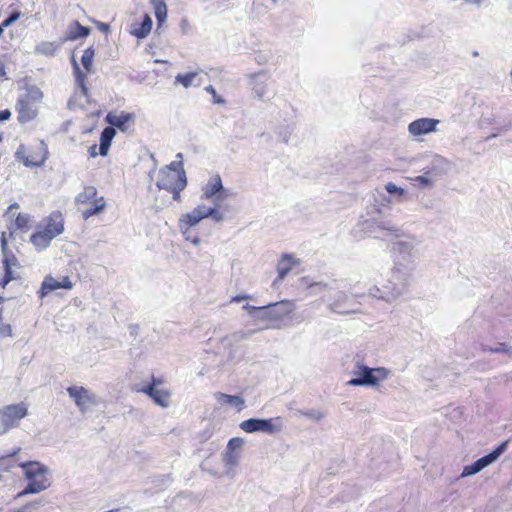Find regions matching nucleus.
<instances>
[{
	"label": "nucleus",
	"mask_w": 512,
	"mask_h": 512,
	"mask_svg": "<svg viewBox=\"0 0 512 512\" xmlns=\"http://www.w3.org/2000/svg\"><path fill=\"white\" fill-rule=\"evenodd\" d=\"M308 288H310V289L317 288L319 291L332 289V287L328 283H324V282L309 283Z\"/></svg>",
	"instance_id": "nucleus-56"
},
{
	"label": "nucleus",
	"mask_w": 512,
	"mask_h": 512,
	"mask_svg": "<svg viewBox=\"0 0 512 512\" xmlns=\"http://www.w3.org/2000/svg\"><path fill=\"white\" fill-rule=\"evenodd\" d=\"M98 29L101 30L102 32H108L109 31V24L99 22L98 23Z\"/></svg>",
	"instance_id": "nucleus-64"
},
{
	"label": "nucleus",
	"mask_w": 512,
	"mask_h": 512,
	"mask_svg": "<svg viewBox=\"0 0 512 512\" xmlns=\"http://www.w3.org/2000/svg\"><path fill=\"white\" fill-rule=\"evenodd\" d=\"M59 282H60V288L71 289L73 287V284L68 277H64V279Z\"/></svg>",
	"instance_id": "nucleus-58"
},
{
	"label": "nucleus",
	"mask_w": 512,
	"mask_h": 512,
	"mask_svg": "<svg viewBox=\"0 0 512 512\" xmlns=\"http://www.w3.org/2000/svg\"><path fill=\"white\" fill-rule=\"evenodd\" d=\"M357 370L354 371L355 377L347 382L350 386L374 387L380 381L385 380L391 374L390 370L384 367L370 368L364 364L357 363Z\"/></svg>",
	"instance_id": "nucleus-3"
},
{
	"label": "nucleus",
	"mask_w": 512,
	"mask_h": 512,
	"mask_svg": "<svg viewBox=\"0 0 512 512\" xmlns=\"http://www.w3.org/2000/svg\"><path fill=\"white\" fill-rule=\"evenodd\" d=\"M1 253L3 255V260H2L3 267H7V265H8L10 268H12V266H18L19 265V261H18V259L16 258V256L14 255V253L12 252L11 249H8V250L3 251Z\"/></svg>",
	"instance_id": "nucleus-40"
},
{
	"label": "nucleus",
	"mask_w": 512,
	"mask_h": 512,
	"mask_svg": "<svg viewBox=\"0 0 512 512\" xmlns=\"http://www.w3.org/2000/svg\"><path fill=\"white\" fill-rule=\"evenodd\" d=\"M20 98L27 100L33 104L40 102L43 98V93L37 86H29L26 88V92L20 96Z\"/></svg>",
	"instance_id": "nucleus-30"
},
{
	"label": "nucleus",
	"mask_w": 512,
	"mask_h": 512,
	"mask_svg": "<svg viewBox=\"0 0 512 512\" xmlns=\"http://www.w3.org/2000/svg\"><path fill=\"white\" fill-rule=\"evenodd\" d=\"M19 467L23 470L27 484L23 490L17 493L16 498H21L29 494H37L50 487V470L41 462H21L19 463Z\"/></svg>",
	"instance_id": "nucleus-2"
},
{
	"label": "nucleus",
	"mask_w": 512,
	"mask_h": 512,
	"mask_svg": "<svg viewBox=\"0 0 512 512\" xmlns=\"http://www.w3.org/2000/svg\"><path fill=\"white\" fill-rule=\"evenodd\" d=\"M150 3L154 8L158 30L167 19V5L164 0H150Z\"/></svg>",
	"instance_id": "nucleus-25"
},
{
	"label": "nucleus",
	"mask_w": 512,
	"mask_h": 512,
	"mask_svg": "<svg viewBox=\"0 0 512 512\" xmlns=\"http://www.w3.org/2000/svg\"><path fill=\"white\" fill-rule=\"evenodd\" d=\"M116 135V130L111 127H105L100 134L99 154L103 157L107 156L112 140Z\"/></svg>",
	"instance_id": "nucleus-19"
},
{
	"label": "nucleus",
	"mask_w": 512,
	"mask_h": 512,
	"mask_svg": "<svg viewBox=\"0 0 512 512\" xmlns=\"http://www.w3.org/2000/svg\"><path fill=\"white\" fill-rule=\"evenodd\" d=\"M90 34V28L81 25L78 21L74 22V28L69 32L68 39L76 40L79 38H86Z\"/></svg>",
	"instance_id": "nucleus-32"
},
{
	"label": "nucleus",
	"mask_w": 512,
	"mask_h": 512,
	"mask_svg": "<svg viewBox=\"0 0 512 512\" xmlns=\"http://www.w3.org/2000/svg\"><path fill=\"white\" fill-rule=\"evenodd\" d=\"M96 149H97V145H92L89 147L88 153H89L90 157L94 158L98 155L99 152H97Z\"/></svg>",
	"instance_id": "nucleus-62"
},
{
	"label": "nucleus",
	"mask_w": 512,
	"mask_h": 512,
	"mask_svg": "<svg viewBox=\"0 0 512 512\" xmlns=\"http://www.w3.org/2000/svg\"><path fill=\"white\" fill-rule=\"evenodd\" d=\"M97 189L94 186H85L83 191L76 197L78 204H88L94 200H97Z\"/></svg>",
	"instance_id": "nucleus-28"
},
{
	"label": "nucleus",
	"mask_w": 512,
	"mask_h": 512,
	"mask_svg": "<svg viewBox=\"0 0 512 512\" xmlns=\"http://www.w3.org/2000/svg\"><path fill=\"white\" fill-rule=\"evenodd\" d=\"M75 76V82L80 88L81 93L84 97L88 98V88L86 86V74L81 70L79 64H75V70L73 71Z\"/></svg>",
	"instance_id": "nucleus-31"
},
{
	"label": "nucleus",
	"mask_w": 512,
	"mask_h": 512,
	"mask_svg": "<svg viewBox=\"0 0 512 512\" xmlns=\"http://www.w3.org/2000/svg\"><path fill=\"white\" fill-rule=\"evenodd\" d=\"M27 415V408L24 404L8 405L0 410V435L6 433L10 428L17 426L19 421Z\"/></svg>",
	"instance_id": "nucleus-5"
},
{
	"label": "nucleus",
	"mask_w": 512,
	"mask_h": 512,
	"mask_svg": "<svg viewBox=\"0 0 512 512\" xmlns=\"http://www.w3.org/2000/svg\"><path fill=\"white\" fill-rule=\"evenodd\" d=\"M299 264L300 260L294 258L293 255L287 253L283 254L277 265L278 279H284L291 271L292 266H297Z\"/></svg>",
	"instance_id": "nucleus-17"
},
{
	"label": "nucleus",
	"mask_w": 512,
	"mask_h": 512,
	"mask_svg": "<svg viewBox=\"0 0 512 512\" xmlns=\"http://www.w3.org/2000/svg\"><path fill=\"white\" fill-rule=\"evenodd\" d=\"M129 331L132 336H136L138 334V325L131 324L129 326Z\"/></svg>",
	"instance_id": "nucleus-63"
},
{
	"label": "nucleus",
	"mask_w": 512,
	"mask_h": 512,
	"mask_svg": "<svg viewBox=\"0 0 512 512\" xmlns=\"http://www.w3.org/2000/svg\"><path fill=\"white\" fill-rule=\"evenodd\" d=\"M271 312L272 320H282L288 316L294 309V305L288 300H281L275 303L267 304Z\"/></svg>",
	"instance_id": "nucleus-14"
},
{
	"label": "nucleus",
	"mask_w": 512,
	"mask_h": 512,
	"mask_svg": "<svg viewBox=\"0 0 512 512\" xmlns=\"http://www.w3.org/2000/svg\"><path fill=\"white\" fill-rule=\"evenodd\" d=\"M58 48L59 45L55 42L43 41L36 46L35 52L45 56H54Z\"/></svg>",
	"instance_id": "nucleus-33"
},
{
	"label": "nucleus",
	"mask_w": 512,
	"mask_h": 512,
	"mask_svg": "<svg viewBox=\"0 0 512 512\" xmlns=\"http://www.w3.org/2000/svg\"><path fill=\"white\" fill-rule=\"evenodd\" d=\"M483 351H488L490 353H505L512 357V347L506 343H499L496 347L483 346Z\"/></svg>",
	"instance_id": "nucleus-39"
},
{
	"label": "nucleus",
	"mask_w": 512,
	"mask_h": 512,
	"mask_svg": "<svg viewBox=\"0 0 512 512\" xmlns=\"http://www.w3.org/2000/svg\"><path fill=\"white\" fill-rule=\"evenodd\" d=\"M439 120L432 118H420L408 125V131L413 136H421L436 131Z\"/></svg>",
	"instance_id": "nucleus-9"
},
{
	"label": "nucleus",
	"mask_w": 512,
	"mask_h": 512,
	"mask_svg": "<svg viewBox=\"0 0 512 512\" xmlns=\"http://www.w3.org/2000/svg\"><path fill=\"white\" fill-rule=\"evenodd\" d=\"M238 459H239V455L237 452H234L232 450L230 451L229 449H226L224 456H223V461H224L225 465L230 466V467L236 466L238 463Z\"/></svg>",
	"instance_id": "nucleus-43"
},
{
	"label": "nucleus",
	"mask_w": 512,
	"mask_h": 512,
	"mask_svg": "<svg viewBox=\"0 0 512 512\" xmlns=\"http://www.w3.org/2000/svg\"><path fill=\"white\" fill-rule=\"evenodd\" d=\"M348 301L347 293L343 291H339L336 294V297L330 302L329 308L332 312L338 314H351L354 313V310L347 309L345 307L346 302Z\"/></svg>",
	"instance_id": "nucleus-20"
},
{
	"label": "nucleus",
	"mask_w": 512,
	"mask_h": 512,
	"mask_svg": "<svg viewBox=\"0 0 512 512\" xmlns=\"http://www.w3.org/2000/svg\"><path fill=\"white\" fill-rule=\"evenodd\" d=\"M39 148L41 154L36 153L31 159L28 156H26L25 146L23 144H20L14 154V157L17 161L22 162L26 167H40L47 160L49 152L48 147L43 140L40 141Z\"/></svg>",
	"instance_id": "nucleus-7"
},
{
	"label": "nucleus",
	"mask_w": 512,
	"mask_h": 512,
	"mask_svg": "<svg viewBox=\"0 0 512 512\" xmlns=\"http://www.w3.org/2000/svg\"><path fill=\"white\" fill-rule=\"evenodd\" d=\"M270 314H271V312H269V306L264 305V306L258 307L257 312L254 313V315L252 317H254L255 319H258V320H272V317Z\"/></svg>",
	"instance_id": "nucleus-45"
},
{
	"label": "nucleus",
	"mask_w": 512,
	"mask_h": 512,
	"mask_svg": "<svg viewBox=\"0 0 512 512\" xmlns=\"http://www.w3.org/2000/svg\"><path fill=\"white\" fill-rule=\"evenodd\" d=\"M480 471H482V470L479 467L478 463L475 461L470 465L464 466L460 477L464 478V477L472 476V475L479 473Z\"/></svg>",
	"instance_id": "nucleus-44"
},
{
	"label": "nucleus",
	"mask_w": 512,
	"mask_h": 512,
	"mask_svg": "<svg viewBox=\"0 0 512 512\" xmlns=\"http://www.w3.org/2000/svg\"><path fill=\"white\" fill-rule=\"evenodd\" d=\"M206 218L205 204H199L191 212L182 215L179 219L180 228H189L197 225Z\"/></svg>",
	"instance_id": "nucleus-11"
},
{
	"label": "nucleus",
	"mask_w": 512,
	"mask_h": 512,
	"mask_svg": "<svg viewBox=\"0 0 512 512\" xmlns=\"http://www.w3.org/2000/svg\"><path fill=\"white\" fill-rule=\"evenodd\" d=\"M152 19L148 14L144 15L143 21L140 24H135L130 30L131 35L138 39L146 38L152 29Z\"/></svg>",
	"instance_id": "nucleus-23"
},
{
	"label": "nucleus",
	"mask_w": 512,
	"mask_h": 512,
	"mask_svg": "<svg viewBox=\"0 0 512 512\" xmlns=\"http://www.w3.org/2000/svg\"><path fill=\"white\" fill-rule=\"evenodd\" d=\"M184 238L186 241L191 242L193 245L197 246L200 244V238L198 235L193 234L189 228H180Z\"/></svg>",
	"instance_id": "nucleus-47"
},
{
	"label": "nucleus",
	"mask_w": 512,
	"mask_h": 512,
	"mask_svg": "<svg viewBox=\"0 0 512 512\" xmlns=\"http://www.w3.org/2000/svg\"><path fill=\"white\" fill-rule=\"evenodd\" d=\"M133 118V114L122 112L120 115L108 113L105 120L114 129L117 128L120 131L125 132L127 130V123L132 121Z\"/></svg>",
	"instance_id": "nucleus-16"
},
{
	"label": "nucleus",
	"mask_w": 512,
	"mask_h": 512,
	"mask_svg": "<svg viewBox=\"0 0 512 512\" xmlns=\"http://www.w3.org/2000/svg\"><path fill=\"white\" fill-rule=\"evenodd\" d=\"M177 175L168 169H160L156 186L161 190H168L176 185Z\"/></svg>",
	"instance_id": "nucleus-21"
},
{
	"label": "nucleus",
	"mask_w": 512,
	"mask_h": 512,
	"mask_svg": "<svg viewBox=\"0 0 512 512\" xmlns=\"http://www.w3.org/2000/svg\"><path fill=\"white\" fill-rule=\"evenodd\" d=\"M186 186H187V177H186V173H183L182 177L180 179H177L176 185L173 186L172 188L168 189L167 191L172 193L173 200L180 201L181 200L180 192L183 191L186 188Z\"/></svg>",
	"instance_id": "nucleus-34"
},
{
	"label": "nucleus",
	"mask_w": 512,
	"mask_h": 512,
	"mask_svg": "<svg viewBox=\"0 0 512 512\" xmlns=\"http://www.w3.org/2000/svg\"><path fill=\"white\" fill-rule=\"evenodd\" d=\"M218 206L219 202H214L213 207H208L205 205L206 218H211L215 222H222L224 220V215L218 210Z\"/></svg>",
	"instance_id": "nucleus-37"
},
{
	"label": "nucleus",
	"mask_w": 512,
	"mask_h": 512,
	"mask_svg": "<svg viewBox=\"0 0 512 512\" xmlns=\"http://www.w3.org/2000/svg\"><path fill=\"white\" fill-rule=\"evenodd\" d=\"M385 189L389 194H392V195L397 194V195L402 196L404 194V189L401 187H398L397 185H395L392 182H389L388 184H386Z\"/></svg>",
	"instance_id": "nucleus-52"
},
{
	"label": "nucleus",
	"mask_w": 512,
	"mask_h": 512,
	"mask_svg": "<svg viewBox=\"0 0 512 512\" xmlns=\"http://www.w3.org/2000/svg\"><path fill=\"white\" fill-rule=\"evenodd\" d=\"M88 204L89 206L86 209L82 210V217L85 220L102 212L106 206L104 197H99L97 200H94Z\"/></svg>",
	"instance_id": "nucleus-26"
},
{
	"label": "nucleus",
	"mask_w": 512,
	"mask_h": 512,
	"mask_svg": "<svg viewBox=\"0 0 512 512\" xmlns=\"http://www.w3.org/2000/svg\"><path fill=\"white\" fill-rule=\"evenodd\" d=\"M299 413L307 418L313 419V420H321L324 415L319 410L311 409L306 411H299Z\"/></svg>",
	"instance_id": "nucleus-50"
},
{
	"label": "nucleus",
	"mask_w": 512,
	"mask_h": 512,
	"mask_svg": "<svg viewBox=\"0 0 512 512\" xmlns=\"http://www.w3.org/2000/svg\"><path fill=\"white\" fill-rule=\"evenodd\" d=\"M508 443V440L501 442L490 453L476 460L481 470L496 462L499 457L507 450Z\"/></svg>",
	"instance_id": "nucleus-15"
},
{
	"label": "nucleus",
	"mask_w": 512,
	"mask_h": 512,
	"mask_svg": "<svg viewBox=\"0 0 512 512\" xmlns=\"http://www.w3.org/2000/svg\"><path fill=\"white\" fill-rule=\"evenodd\" d=\"M226 197L227 195L225 194L221 177L218 174L210 177L206 185L203 187L202 198L213 199V202H221Z\"/></svg>",
	"instance_id": "nucleus-8"
},
{
	"label": "nucleus",
	"mask_w": 512,
	"mask_h": 512,
	"mask_svg": "<svg viewBox=\"0 0 512 512\" xmlns=\"http://www.w3.org/2000/svg\"><path fill=\"white\" fill-rule=\"evenodd\" d=\"M11 117V112L8 109H4L0 111V122L9 120Z\"/></svg>",
	"instance_id": "nucleus-59"
},
{
	"label": "nucleus",
	"mask_w": 512,
	"mask_h": 512,
	"mask_svg": "<svg viewBox=\"0 0 512 512\" xmlns=\"http://www.w3.org/2000/svg\"><path fill=\"white\" fill-rule=\"evenodd\" d=\"M239 427L246 433L262 432L273 435L282 431L283 424L280 417L249 418L242 421Z\"/></svg>",
	"instance_id": "nucleus-4"
},
{
	"label": "nucleus",
	"mask_w": 512,
	"mask_h": 512,
	"mask_svg": "<svg viewBox=\"0 0 512 512\" xmlns=\"http://www.w3.org/2000/svg\"><path fill=\"white\" fill-rule=\"evenodd\" d=\"M216 400L221 405H230L237 408L238 411H241L245 405V401L243 397L239 395H229L221 392L215 393Z\"/></svg>",
	"instance_id": "nucleus-22"
},
{
	"label": "nucleus",
	"mask_w": 512,
	"mask_h": 512,
	"mask_svg": "<svg viewBox=\"0 0 512 512\" xmlns=\"http://www.w3.org/2000/svg\"><path fill=\"white\" fill-rule=\"evenodd\" d=\"M291 132L292 130L289 127H286L279 131V137L284 143H288Z\"/></svg>",
	"instance_id": "nucleus-57"
},
{
	"label": "nucleus",
	"mask_w": 512,
	"mask_h": 512,
	"mask_svg": "<svg viewBox=\"0 0 512 512\" xmlns=\"http://www.w3.org/2000/svg\"><path fill=\"white\" fill-rule=\"evenodd\" d=\"M162 169H168L172 173L177 175V179H180L182 177L183 173H186L183 167V161H173L169 165H166Z\"/></svg>",
	"instance_id": "nucleus-41"
},
{
	"label": "nucleus",
	"mask_w": 512,
	"mask_h": 512,
	"mask_svg": "<svg viewBox=\"0 0 512 512\" xmlns=\"http://www.w3.org/2000/svg\"><path fill=\"white\" fill-rule=\"evenodd\" d=\"M22 16H23V14L21 11L15 10V11L11 12L5 20H3L2 24L6 28H8L13 23H15L18 19H20Z\"/></svg>",
	"instance_id": "nucleus-48"
},
{
	"label": "nucleus",
	"mask_w": 512,
	"mask_h": 512,
	"mask_svg": "<svg viewBox=\"0 0 512 512\" xmlns=\"http://www.w3.org/2000/svg\"><path fill=\"white\" fill-rule=\"evenodd\" d=\"M243 309H244V310H246V311L249 313V315H250V316H253V315H254V313H256V312H257L258 307L253 306V305H250V304H245V305L243 306Z\"/></svg>",
	"instance_id": "nucleus-60"
},
{
	"label": "nucleus",
	"mask_w": 512,
	"mask_h": 512,
	"mask_svg": "<svg viewBox=\"0 0 512 512\" xmlns=\"http://www.w3.org/2000/svg\"><path fill=\"white\" fill-rule=\"evenodd\" d=\"M169 396H170L169 392H167L165 390H159L156 388L155 392H153V394L150 396V398L153 400V402L155 404H157L163 408H166L169 405V402H168Z\"/></svg>",
	"instance_id": "nucleus-35"
},
{
	"label": "nucleus",
	"mask_w": 512,
	"mask_h": 512,
	"mask_svg": "<svg viewBox=\"0 0 512 512\" xmlns=\"http://www.w3.org/2000/svg\"><path fill=\"white\" fill-rule=\"evenodd\" d=\"M197 77L196 72H189L186 74H178L175 77V82L182 84L185 88H189L193 85L194 79Z\"/></svg>",
	"instance_id": "nucleus-38"
},
{
	"label": "nucleus",
	"mask_w": 512,
	"mask_h": 512,
	"mask_svg": "<svg viewBox=\"0 0 512 512\" xmlns=\"http://www.w3.org/2000/svg\"><path fill=\"white\" fill-rule=\"evenodd\" d=\"M156 388H155V385L154 384H147L141 388H136V391L137 392H142L144 394H146L147 396H151L153 394V392H155Z\"/></svg>",
	"instance_id": "nucleus-55"
},
{
	"label": "nucleus",
	"mask_w": 512,
	"mask_h": 512,
	"mask_svg": "<svg viewBox=\"0 0 512 512\" xmlns=\"http://www.w3.org/2000/svg\"><path fill=\"white\" fill-rule=\"evenodd\" d=\"M94 54V48L91 46L84 50V53L81 58L82 65L88 73H91L93 71L92 67Z\"/></svg>",
	"instance_id": "nucleus-36"
},
{
	"label": "nucleus",
	"mask_w": 512,
	"mask_h": 512,
	"mask_svg": "<svg viewBox=\"0 0 512 512\" xmlns=\"http://www.w3.org/2000/svg\"><path fill=\"white\" fill-rule=\"evenodd\" d=\"M3 268H4V276H3L2 280L0 281V285H1V287L5 288L8 285V283H10L12 280L17 279V277L14 275L12 268H10L8 265H7V267H3Z\"/></svg>",
	"instance_id": "nucleus-46"
},
{
	"label": "nucleus",
	"mask_w": 512,
	"mask_h": 512,
	"mask_svg": "<svg viewBox=\"0 0 512 512\" xmlns=\"http://www.w3.org/2000/svg\"><path fill=\"white\" fill-rule=\"evenodd\" d=\"M420 241L412 236L398 240L392 244L391 251L395 257L390 277L381 288L373 286L368 294L388 303H392L404 295L411 282L415 270V260L418 257Z\"/></svg>",
	"instance_id": "nucleus-1"
},
{
	"label": "nucleus",
	"mask_w": 512,
	"mask_h": 512,
	"mask_svg": "<svg viewBox=\"0 0 512 512\" xmlns=\"http://www.w3.org/2000/svg\"><path fill=\"white\" fill-rule=\"evenodd\" d=\"M29 216L27 214L19 213L15 219L14 225L18 229H24L28 227Z\"/></svg>",
	"instance_id": "nucleus-49"
},
{
	"label": "nucleus",
	"mask_w": 512,
	"mask_h": 512,
	"mask_svg": "<svg viewBox=\"0 0 512 512\" xmlns=\"http://www.w3.org/2000/svg\"><path fill=\"white\" fill-rule=\"evenodd\" d=\"M243 444H244V440L242 438L234 437L228 441L226 449L236 452V450L241 448Z\"/></svg>",
	"instance_id": "nucleus-51"
},
{
	"label": "nucleus",
	"mask_w": 512,
	"mask_h": 512,
	"mask_svg": "<svg viewBox=\"0 0 512 512\" xmlns=\"http://www.w3.org/2000/svg\"><path fill=\"white\" fill-rule=\"evenodd\" d=\"M58 225H61L64 228L63 220L60 215L52 214L47 221V224L43 231L53 232L54 228H58Z\"/></svg>",
	"instance_id": "nucleus-42"
},
{
	"label": "nucleus",
	"mask_w": 512,
	"mask_h": 512,
	"mask_svg": "<svg viewBox=\"0 0 512 512\" xmlns=\"http://www.w3.org/2000/svg\"><path fill=\"white\" fill-rule=\"evenodd\" d=\"M205 90L209 94L212 95L214 103H216V104H223L225 102L224 99L221 96L217 95V92H216L215 88L212 85L206 86Z\"/></svg>",
	"instance_id": "nucleus-53"
},
{
	"label": "nucleus",
	"mask_w": 512,
	"mask_h": 512,
	"mask_svg": "<svg viewBox=\"0 0 512 512\" xmlns=\"http://www.w3.org/2000/svg\"><path fill=\"white\" fill-rule=\"evenodd\" d=\"M415 182L422 188H425V187H431L432 186V181L429 177L425 176V175H421V176H417L415 178Z\"/></svg>",
	"instance_id": "nucleus-54"
},
{
	"label": "nucleus",
	"mask_w": 512,
	"mask_h": 512,
	"mask_svg": "<svg viewBox=\"0 0 512 512\" xmlns=\"http://www.w3.org/2000/svg\"><path fill=\"white\" fill-rule=\"evenodd\" d=\"M16 111L18 113L17 119L20 123L30 122L37 116L35 104L20 97L16 103Z\"/></svg>",
	"instance_id": "nucleus-12"
},
{
	"label": "nucleus",
	"mask_w": 512,
	"mask_h": 512,
	"mask_svg": "<svg viewBox=\"0 0 512 512\" xmlns=\"http://www.w3.org/2000/svg\"><path fill=\"white\" fill-rule=\"evenodd\" d=\"M49 502L44 498L40 497L33 501H29L26 504L7 510L6 512H40V510Z\"/></svg>",
	"instance_id": "nucleus-24"
},
{
	"label": "nucleus",
	"mask_w": 512,
	"mask_h": 512,
	"mask_svg": "<svg viewBox=\"0 0 512 512\" xmlns=\"http://www.w3.org/2000/svg\"><path fill=\"white\" fill-rule=\"evenodd\" d=\"M252 91L256 98L262 99L265 97L267 89L266 82L269 79L267 71H259L251 74Z\"/></svg>",
	"instance_id": "nucleus-13"
},
{
	"label": "nucleus",
	"mask_w": 512,
	"mask_h": 512,
	"mask_svg": "<svg viewBox=\"0 0 512 512\" xmlns=\"http://www.w3.org/2000/svg\"><path fill=\"white\" fill-rule=\"evenodd\" d=\"M60 289V282L52 276H46L38 291L39 297L42 299L54 290Z\"/></svg>",
	"instance_id": "nucleus-27"
},
{
	"label": "nucleus",
	"mask_w": 512,
	"mask_h": 512,
	"mask_svg": "<svg viewBox=\"0 0 512 512\" xmlns=\"http://www.w3.org/2000/svg\"><path fill=\"white\" fill-rule=\"evenodd\" d=\"M374 210L377 213V216H374L373 215L374 212H371V215H372L371 220L373 221V223H375L377 225L378 228H380L382 230L389 231L396 237L402 236L401 230L397 225L393 224L389 220H384L380 217V214H381L380 209L374 208Z\"/></svg>",
	"instance_id": "nucleus-18"
},
{
	"label": "nucleus",
	"mask_w": 512,
	"mask_h": 512,
	"mask_svg": "<svg viewBox=\"0 0 512 512\" xmlns=\"http://www.w3.org/2000/svg\"><path fill=\"white\" fill-rule=\"evenodd\" d=\"M66 390L82 413L97 404L96 395L83 386H70Z\"/></svg>",
	"instance_id": "nucleus-6"
},
{
	"label": "nucleus",
	"mask_w": 512,
	"mask_h": 512,
	"mask_svg": "<svg viewBox=\"0 0 512 512\" xmlns=\"http://www.w3.org/2000/svg\"><path fill=\"white\" fill-rule=\"evenodd\" d=\"M14 453L0 456V480L3 479V473L9 472L12 468L19 467V463L14 459Z\"/></svg>",
	"instance_id": "nucleus-29"
},
{
	"label": "nucleus",
	"mask_w": 512,
	"mask_h": 512,
	"mask_svg": "<svg viewBox=\"0 0 512 512\" xmlns=\"http://www.w3.org/2000/svg\"><path fill=\"white\" fill-rule=\"evenodd\" d=\"M63 231L64 228L61 225H58V228H54L53 232L43 230L37 231L31 235L30 241L36 248L43 250L47 248L51 241Z\"/></svg>",
	"instance_id": "nucleus-10"
},
{
	"label": "nucleus",
	"mask_w": 512,
	"mask_h": 512,
	"mask_svg": "<svg viewBox=\"0 0 512 512\" xmlns=\"http://www.w3.org/2000/svg\"><path fill=\"white\" fill-rule=\"evenodd\" d=\"M252 297L250 295H236L232 298L233 302H241L246 299H251Z\"/></svg>",
	"instance_id": "nucleus-61"
}]
</instances>
